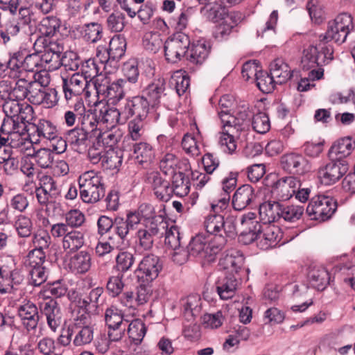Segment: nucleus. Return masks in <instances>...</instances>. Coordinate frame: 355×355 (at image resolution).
<instances>
[{
    "label": "nucleus",
    "mask_w": 355,
    "mask_h": 355,
    "mask_svg": "<svg viewBox=\"0 0 355 355\" xmlns=\"http://www.w3.org/2000/svg\"><path fill=\"white\" fill-rule=\"evenodd\" d=\"M282 168L293 175H304L311 169L310 162L301 154L291 153L281 157Z\"/></svg>",
    "instance_id": "obj_15"
},
{
    "label": "nucleus",
    "mask_w": 355,
    "mask_h": 355,
    "mask_svg": "<svg viewBox=\"0 0 355 355\" xmlns=\"http://www.w3.org/2000/svg\"><path fill=\"white\" fill-rule=\"evenodd\" d=\"M97 94L107 98L111 104L119 105L125 97L127 89V81L125 79L119 78L112 83L105 81L104 83L94 84Z\"/></svg>",
    "instance_id": "obj_11"
},
{
    "label": "nucleus",
    "mask_w": 355,
    "mask_h": 355,
    "mask_svg": "<svg viewBox=\"0 0 355 355\" xmlns=\"http://www.w3.org/2000/svg\"><path fill=\"white\" fill-rule=\"evenodd\" d=\"M62 47L56 43L50 42L49 45L44 46L43 53L40 55L42 64L45 63L49 71H55L58 69L61 65V58Z\"/></svg>",
    "instance_id": "obj_21"
},
{
    "label": "nucleus",
    "mask_w": 355,
    "mask_h": 355,
    "mask_svg": "<svg viewBox=\"0 0 355 355\" xmlns=\"http://www.w3.org/2000/svg\"><path fill=\"white\" fill-rule=\"evenodd\" d=\"M94 117L91 113L85 114L80 117L76 126L67 131V141L76 147L86 146L89 139L98 137L100 133L94 125Z\"/></svg>",
    "instance_id": "obj_4"
},
{
    "label": "nucleus",
    "mask_w": 355,
    "mask_h": 355,
    "mask_svg": "<svg viewBox=\"0 0 355 355\" xmlns=\"http://www.w3.org/2000/svg\"><path fill=\"white\" fill-rule=\"evenodd\" d=\"M355 146V142L350 137L337 140L329 150L331 160L347 161L345 158L351 155Z\"/></svg>",
    "instance_id": "obj_23"
},
{
    "label": "nucleus",
    "mask_w": 355,
    "mask_h": 355,
    "mask_svg": "<svg viewBox=\"0 0 355 355\" xmlns=\"http://www.w3.org/2000/svg\"><path fill=\"white\" fill-rule=\"evenodd\" d=\"M135 258L134 254L128 251H121L115 257L116 264L114 268L123 275L129 271L134 265Z\"/></svg>",
    "instance_id": "obj_45"
},
{
    "label": "nucleus",
    "mask_w": 355,
    "mask_h": 355,
    "mask_svg": "<svg viewBox=\"0 0 355 355\" xmlns=\"http://www.w3.org/2000/svg\"><path fill=\"white\" fill-rule=\"evenodd\" d=\"M26 53L24 51H17L10 53L9 60L7 63V74L12 78H19Z\"/></svg>",
    "instance_id": "obj_41"
},
{
    "label": "nucleus",
    "mask_w": 355,
    "mask_h": 355,
    "mask_svg": "<svg viewBox=\"0 0 355 355\" xmlns=\"http://www.w3.org/2000/svg\"><path fill=\"white\" fill-rule=\"evenodd\" d=\"M3 110L6 116L15 118L21 121H28L27 115L33 112V108L28 104L21 103L19 101L10 98L3 103Z\"/></svg>",
    "instance_id": "obj_20"
},
{
    "label": "nucleus",
    "mask_w": 355,
    "mask_h": 355,
    "mask_svg": "<svg viewBox=\"0 0 355 355\" xmlns=\"http://www.w3.org/2000/svg\"><path fill=\"white\" fill-rule=\"evenodd\" d=\"M189 37L179 32L168 37L164 42V55L168 62L176 63L182 58H187V50L190 46Z\"/></svg>",
    "instance_id": "obj_8"
},
{
    "label": "nucleus",
    "mask_w": 355,
    "mask_h": 355,
    "mask_svg": "<svg viewBox=\"0 0 355 355\" xmlns=\"http://www.w3.org/2000/svg\"><path fill=\"white\" fill-rule=\"evenodd\" d=\"M120 105L125 121L133 116L134 119L145 120L149 112L150 104L144 95L125 98Z\"/></svg>",
    "instance_id": "obj_9"
},
{
    "label": "nucleus",
    "mask_w": 355,
    "mask_h": 355,
    "mask_svg": "<svg viewBox=\"0 0 355 355\" xmlns=\"http://www.w3.org/2000/svg\"><path fill=\"white\" fill-rule=\"evenodd\" d=\"M303 71H311L321 64L320 51L317 46L311 45L304 50L301 60Z\"/></svg>",
    "instance_id": "obj_37"
},
{
    "label": "nucleus",
    "mask_w": 355,
    "mask_h": 355,
    "mask_svg": "<svg viewBox=\"0 0 355 355\" xmlns=\"http://www.w3.org/2000/svg\"><path fill=\"white\" fill-rule=\"evenodd\" d=\"M281 218L286 221L295 222L301 218L304 212V208L299 205H287L282 203Z\"/></svg>",
    "instance_id": "obj_48"
},
{
    "label": "nucleus",
    "mask_w": 355,
    "mask_h": 355,
    "mask_svg": "<svg viewBox=\"0 0 355 355\" xmlns=\"http://www.w3.org/2000/svg\"><path fill=\"white\" fill-rule=\"evenodd\" d=\"M126 330L130 338L135 344H139L146 333V327L141 320H134L131 322H128Z\"/></svg>",
    "instance_id": "obj_49"
},
{
    "label": "nucleus",
    "mask_w": 355,
    "mask_h": 355,
    "mask_svg": "<svg viewBox=\"0 0 355 355\" xmlns=\"http://www.w3.org/2000/svg\"><path fill=\"white\" fill-rule=\"evenodd\" d=\"M61 21L54 16H48L42 19L39 26L40 33L46 37H51L59 31Z\"/></svg>",
    "instance_id": "obj_44"
},
{
    "label": "nucleus",
    "mask_w": 355,
    "mask_h": 355,
    "mask_svg": "<svg viewBox=\"0 0 355 355\" xmlns=\"http://www.w3.org/2000/svg\"><path fill=\"white\" fill-rule=\"evenodd\" d=\"M337 209V201L332 197L318 195L311 198L306 212L311 220L325 221L334 215Z\"/></svg>",
    "instance_id": "obj_6"
},
{
    "label": "nucleus",
    "mask_w": 355,
    "mask_h": 355,
    "mask_svg": "<svg viewBox=\"0 0 355 355\" xmlns=\"http://www.w3.org/2000/svg\"><path fill=\"white\" fill-rule=\"evenodd\" d=\"M80 196L83 202L94 203L105 195L101 178L93 171L83 173L78 178Z\"/></svg>",
    "instance_id": "obj_5"
},
{
    "label": "nucleus",
    "mask_w": 355,
    "mask_h": 355,
    "mask_svg": "<svg viewBox=\"0 0 355 355\" xmlns=\"http://www.w3.org/2000/svg\"><path fill=\"white\" fill-rule=\"evenodd\" d=\"M162 269V263L159 257L149 254L140 261L135 271L138 282L151 283Z\"/></svg>",
    "instance_id": "obj_10"
},
{
    "label": "nucleus",
    "mask_w": 355,
    "mask_h": 355,
    "mask_svg": "<svg viewBox=\"0 0 355 355\" xmlns=\"http://www.w3.org/2000/svg\"><path fill=\"white\" fill-rule=\"evenodd\" d=\"M62 91L67 101L84 94L86 98L91 95L89 87L91 84L80 75V72L71 76L62 78Z\"/></svg>",
    "instance_id": "obj_12"
},
{
    "label": "nucleus",
    "mask_w": 355,
    "mask_h": 355,
    "mask_svg": "<svg viewBox=\"0 0 355 355\" xmlns=\"http://www.w3.org/2000/svg\"><path fill=\"white\" fill-rule=\"evenodd\" d=\"M80 33L85 41L96 43L102 37L103 27L98 22L85 24L81 27Z\"/></svg>",
    "instance_id": "obj_43"
},
{
    "label": "nucleus",
    "mask_w": 355,
    "mask_h": 355,
    "mask_svg": "<svg viewBox=\"0 0 355 355\" xmlns=\"http://www.w3.org/2000/svg\"><path fill=\"white\" fill-rule=\"evenodd\" d=\"M116 106L117 107L103 106L101 109L95 108L94 111L86 112V114L91 113L92 115L96 116L94 125H96L100 135L102 130L105 129L112 130L116 128L118 123L125 122V119H123L122 115L120 103Z\"/></svg>",
    "instance_id": "obj_7"
},
{
    "label": "nucleus",
    "mask_w": 355,
    "mask_h": 355,
    "mask_svg": "<svg viewBox=\"0 0 355 355\" xmlns=\"http://www.w3.org/2000/svg\"><path fill=\"white\" fill-rule=\"evenodd\" d=\"M62 67L67 71H76L77 70L82 63V60L78 54L73 51H67L61 58Z\"/></svg>",
    "instance_id": "obj_61"
},
{
    "label": "nucleus",
    "mask_w": 355,
    "mask_h": 355,
    "mask_svg": "<svg viewBox=\"0 0 355 355\" xmlns=\"http://www.w3.org/2000/svg\"><path fill=\"white\" fill-rule=\"evenodd\" d=\"M27 121H21L15 118L6 116L0 128V132L3 135L11 137L24 136L27 132L26 123Z\"/></svg>",
    "instance_id": "obj_28"
},
{
    "label": "nucleus",
    "mask_w": 355,
    "mask_h": 355,
    "mask_svg": "<svg viewBox=\"0 0 355 355\" xmlns=\"http://www.w3.org/2000/svg\"><path fill=\"white\" fill-rule=\"evenodd\" d=\"M349 33L341 26H338L333 20L329 22L328 28L322 40L334 41L341 44L346 41Z\"/></svg>",
    "instance_id": "obj_47"
},
{
    "label": "nucleus",
    "mask_w": 355,
    "mask_h": 355,
    "mask_svg": "<svg viewBox=\"0 0 355 355\" xmlns=\"http://www.w3.org/2000/svg\"><path fill=\"white\" fill-rule=\"evenodd\" d=\"M21 28V23L14 21L6 22L4 25L1 26L0 30V36L2 38L3 43L6 44L10 40V36H16Z\"/></svg>",
    "instance_id": "obj_59"
},
{
    "label": "nucleus",
    "mask_w": 355,
    "mask_h": 355,
    "mask_svg": "<svg viewBox=\"0 0 355 355\" xmlns=\"http://www.w3.org/2000/svg\"><path fill=\"white\" fill-rule=\"evenodd\" d=\"M19 78L15 87H12L10 98L20 101L26 98L28 96L29 82L21 78V76Z\"/></svg>",
    "instance_id": "obj_60"
},
{
    "label": "nucleus",
    "mask_w": 355,
    "mask_h": 355,
    "mask_svg": "<svg viewBox=\"0 0 355 355\" xmlns=\"http://www.w3.org/2000/svg\"><path fill=\"white\" fill-rule=\"evenodd\" d=\"M71 306H73V312L76 313L75 318L73 319V323L71 325L77 326H89L90 325L91 316L90 314H93V311L90 309L82 307L80 304H76V300L72 302Z\"/></svg>",
    "instance_id": "obj_50"
},
{
    "label": "nucleus",
    "mask_w": 355,
    "mask_h": 355,
    "mask_svg": "<svg viewBox=\"0 0 355 355\" xmlns=\"http://www.w3.org/2000/svg\"><path fill=\"white\" fill-rule=\"evenodd\" d=\"M159 168L165 175H173L179 171H190L191 167L188 159H180L173 153H166L160 159Z\"/></svg>",
    "instance_id": "obj_19"
},
{
    "label": "nucleus",
    "mask_w": 355,
    "mask_h": 355,
    "mask_svg": "<svg viewBox=\"0 0 355 355\" xmlns=\"http://www.w3.org/2000/svg\"><path fill=\"white\" fill-rule=\"evenodd\" d=\"M307 278L310 286L318 291H323L330 280L329 272L322 266L310 267Z\"/></svg>",
    "instance_id": "obj_24"
},
{
    "label": "nucleus",
    "mask_w": 355,
    "mask_h": 355,
    "mask_svg": "<svg viewBox=\"0 0 355 355\" xmlns=\"http://www.w3.org/2000/svg\"><path fill=\"white\" fill-rule=\"evenodd\" d=\"M349 164L347 161L331 160L318 171V178L324 184H334L339 180L348 171Z\"/></svg>",
    "instance_id": "obj_14"
},
{
    "label": "nucleus",
    "mask_w": 355,
    "mask_h": 355,
    "mask_svg": "<svg viewBox=\"0 0 355 355\" xmlns=\"http://www.w3.org/2000/svg\"><path fill=\"white\" fill-rule=\"evenodd\" d=\"M218 145L221 151L227 154H232L236 149L234 137L229 132V130H223L220 133Z\"/></svg>",
    "instance_id": "obj_55"
},
{
    "label": "nucleus",
    "mask_w": 355,
    "mask_h": 355,
    "mask_svg": "<svg viewBox=\"0 0 355 355\" xmlns=\"http://www.w3.org/2000/svg\"><path fill=\"white\" fill-rule=\"evenodd\" d=\"M17 313L27 331L36 329L39 322V314L37 307L33 302L27 301L19 305L17 307Z\"/></svg>",
    "instance_id": "obj_18"
},
{
    "label": "nucleus",
    "mask_w": 355,
    "mask_h": 355,
    "mask_svg": "<svg viewBox=\"0 0 355 355\" xmlns=\"http://www.w3.org/2000/svg\"><path fill=\"white\" fill-rule=\"evenodd\" d=\"M0 164L3 165V169L6 174L12 175L17 170L19 161L14 156L11 147H5L0 149Z\"/></svg>",
    "instance_id": "obj_38"
},
{
    "label": "nucleus",
    "mask_w": 355,
    "mask_h": 355,
    "mask_svg": "<svg viewBox=\"0 0 355 355\" xmlns=\"http://www.w3.org/2000/svg\"><path fill=\"white\" fill-rule=\"evenodd\" d=\"M170 83L171 86L174 87L177 94L182 96L189 89L190 80L185 72L178 71L171 76Z\"/></svg>",
    "instance_id": "obj_51"
},
{
    "label": "nucleus",
    "mask_w": 355,
    "mask_h": 355,
    "mask_svg": "<svg viewBox=\"0 0 355 355\" xmlns=\"http://www.w3.org/2000/svg\"><path fill=\"white\" fill-rule=\"evenodd\" d=\"M181 304L184 316L188 321L193 320L201 311V298L198 295H191L182 299Z\"/></svg>",
    "instance_id": "obj_34"
},
{
    "label": "nucleus",
    "mask_w": 355,
    "mask_h": 355,
    "mask_svg": "<svg viewBox=\"0 0 355 355\" xmlns=\"http://www.w3.org/2000/svg\"><path fill=\"white\" fill-rule=\"evenodd\" d=\"M159 233V227L153 222L146 228L139 229L136 234L135 243L138 250H149L152 248L154 243V237Z\"/></svg>",
    "instance_id": "obj_22"
},
{
    "label": "nucleus",
    "mask_w": 355,
    "mask_h": 355,
    "mask_svg": "<svg viewBox=\"0 0 355 355\" xmlns=\"http://www.w3.org/2000/svg\"><path fill=\"white\" fill-rule=\"evenodd\" d=\"M107 26L112 32L122 31L125 26V15L120 12L110 14L107 18Z\"/></svg>",
    "instance_id": "obj_63"
},
{
    "label": "nucleus",
    "mask_w": 355,
    "mask_h": 355,
    "mask_svg": "<svg viewBox=\"0 0 355 355\" xmlns=\"http://www.w3.org/2000/svg\"><path fill=\"white\" fill-rule=\"evenodd\" d=\"M323 69L319 68L318 69H313L309 71L307 77L302 78L298 83L297 89L300 92H306L309 90L311 86H314L311 84V81L320 80L323 76Z\"/></svg>",
    "instance_id": "obj_62"
},
{
    "label": "nucleus",
    "mask_w": 355,
    "mask_h": 355,
    "mask_svg": "<svg viewBox=\"0 0 355 355\" xmlns=\"http://www.w3.org/2000/svg\"><path fill=\"white\" fill-rule=\"evenodd\" d=\"M74 335L73 344L76 347L89 344L94 338V328L92 325L77 326L71 325Z\"/></svg>",
    "instance_id": "obj_35"
},
{
    "label": "nucleus",
    "mask_w": 355,
    "mask_h": 355,
    "mask_svg": "<svg viewBox=\"0 0 355 355\" xmlns=\"http://www.w3.org/2000/svg\"><path fill=\"white\" fill-rule=\"evenodd\" d=\"M294 71L282 59L277 58L270 64V73L279 85L286 83L294 73Z\"/></svg>",
    "instance_id": "obj_27"
},
{
    "label": "nucleus",
    "mask_w": 355,
    "mask_h": 355,
    "mask_svg": "<svg viewBox=\"0 0 355 355\" xmlns=\"http://www.w3.org/2000/svg\"><path fill=\"white\" fill-rule=\"evenodd\" d=\"M251 124L253 130L259 134H265L270 128L268 116L265 112H260L254 114Z\"/></svg>",
    "instance_id": "obj_54"
},
{
    "label": "nucleus",
    "mask_w": 355,
    "mask_h": 355,
    "mask_svg": "<svg viewBox=\"0 0 355 355\" xmlns=\"http://www.w3.org/2000/svg\"><path fill=\"white\" fill-rule=\"evenodd\" d=\"M92 266V256L89 252L82 250L72 256L69 262L70 270L78 274L87 272Z\"/></svg>",
    "instance_id": "obj_31"
},
{
    "label": "nucleus",
    "mask_w": 355,
    "mask_h": 355,
    "mask_svg": "<svg viewBox=\"0 0 355 355\" xmlns=\"http://www.w3.org/2000/svg\"><path fill=\"white\" fill-rule=\"evenodd\" d=\"M112 60L118 61L125 54L126 49V41L121 35H114L110 41L107 48Z\"/></svg>",
    "instance_id": "obj_46"
},
{
    "label": "nucleus",
    "mask_w": 355,
    "mask_h": 355,
    "mask_svg": "<svg viewBox=\"0 0 355 355\" xmlns=\"http://www.w3.org/2000/svg\"><path fill=\"white\" fill-rule=\"evenodd\" d=\"M188 171H179L172 175V193L183 197L187 196L190 191L189 178L185 175Z\"/></svg>",
    "instance_id": "obj_36"
},
{
    "label": "nucleus",
    "mask_w": 355,
    "mask_h": 355,
    "mask_svg": "<svg viewBox=\"0 0 355 355\" xmlns=\"http://www.w3.org/2000/svg\"><path fill=\"white\" fill-rule=\"evenodd\" d=\"M255 199L253 188L249 184L240 187L232 197V205L235 210L241 211L250 205Z\"/></svg>",
    "instance_id": "obj_25"
},
{
    "label": "nucleus",
    "mask_w": 355,
    "mask_h": 355,
    "mask_svg": "<svg viewBox=\"0 0 355 355\" xmlns=\"http://www.w3.org/2000/svg\"><path fill=\"white\" fill-rule=\"evenodd\" d=\"M241 17L237 13L227 15L223 21L216 27L214 33V37L218 41L227 40L233 28L240 22Z\"/></svg>",
    "instance_id": "obj_29"
},
{
    "label": "nucleus",
    "mask_w": 355,
    "mask_h": 355,
    "mask_svg": "<svg viewBox=\"0 0 355 355\" xmlns=\"http://www.w3.org/2000/svg\"><path fill=\"white\" fill-rule=\"evenodd\" d=\"M255 80L258 88L266 94L273 92L277 84L272 76L267 72L259 71Z\"/></svg>",
    "instance_id": "obj_52"
},
{
    "label": "nucleus",
    "mask_w": 355,
    "mask_h": 355,
    "mask_svg": "<svg viewBox=\"0 0 355 355\" xmlns=\"http://www.w3.org/2000/svg\"><path fill=\"white\" fill-rule=\"evenodd\" d=\"M80 75L90 83L99 74V67L94 59H89L81 63Z\"/></svg>",
    "instance_id": "obj_56"
},
{
    "label": "nucleus",
    "mask_w": 355,
    "mask_h": 355,
    "mask_svg": "<svg viewBox=\"0 0 355 355\" xmlns=\"http://www.w3.org/2000/svg\"><path fill=\"white\" fill-rule=\"evenodd\" d=\"M243 263V254L235 249L227 250L220 259L218 265L225 270L224 275L219 277L216 282V292L220 299L228 300L235 295L241 282Z\"/></svg>",
    "instance_id": "obj_1"
},
{
    "label": "nucleus",
    "mask_w": 355,
    "mask_h": 355,
    "mask_svg": "<svg viewBox=\"0 0 355 355\" xmlns=\"http://www.w3.org/2000/svg\"><path fill=\"white\" fill-rule=\"evenodd\" d=\"M105 321L107 327L128 325V320L123 318L122 311L114 306H111L106 309L105 311Z\"/></svg>",
    "instance_id": "obj_42"
},
{
    "label": "nucleus",
    "mask_w": 355,
    "mask_h": 355,
    "mask_svg": "<svg viewBox=\"0 0 355 355\" xmlns=\"http://www.w3.org/2000/svg\"><path fill=\"white\" fill-rule=\"evenodd\" d=\"M165 83L164 80H158L150 84L144 90V96L149 104L155 106L159 103L161 98L165 95Z\"/></svg>",
    "instance_id": "obj_39"
},
{
    "label": "nucleus",
    "mask_w": 355,
    "mask_h": 355,
    "mask_svg": "<svg viewBox=\"0 0 355 355\" xmlns=\"http://www.w3.org/2000/svg\"><path fill=\"white\" fill-rule=\"evenodd\" d=\"M234 103V98L232 96L225 94L220 97L218 101V114L223 123V128L225 129L227 126L232 125V121H234V116H233L230 111Z\"/></svg>",
    "instance_id": "obj_33"
},
{
    "label": "nucleus",
    "mask_w": 355,
    "mask_h": 355,
    "mask_svg": "<svg viewBox=\"0 0 355 355\" xmlns=\"http://www.w3.org/2000/svg\"><path fill=\"white\" fill-rule=\"evenodd\" d=\"M85 243L84 233L78 230L69 231L62 239V247L64 250L75 252L83 246Z\"/></svg>",
    "instance_id": "obj_40"
},
{
    "label": "nucleus",
    "mask_w": 355,
    "mask_h": 355,
    "mask_svg": "<svg viewBox=\"0 0 355 355\" xmlns=\"http://www.w3.org/2000/svg\"><path fill=\"white\" fill-rule=\"evenodd\" d=\"M282 203L277 201H268L259 206L260 219L263 225L278 221L281 219Z\"/></svg>",
    "instance_id": "obj_26"
},
{
    "label": "nucleus",
    "mask_w": 355,
    "mask_h": 355,
    "mask_svg": "<svg viewBox=\"0 0 355 355\" xmlns=\"http://www.w3.org/2000/svg\"><path fill=\"white\" fill-rule=\"evenodd\" d=\"M205 227L207 232L214 236H232L236 233V227L232 218H227L220 214H210L206 218Z\"/></svg>",
    "instance_id": "obj_13"
},
{
    "label": "nucleus",
    "mask_w": 355,
    "mask_h": 355,
    "mask_svg": "<svg viewBox=\"0 0 355 355\" xmlns=\"http://www.w3.org/2000/svg\"><path fill=\"white\" fill-rule=\"evenodd\" d=\"M36 163L42 168L52 166L54 161V153L49 148H41L34 155Z\"/></svg>",
    "instance_id": "obj_58"
},
{
    "label": "nucleus",
    "mask_w": 355,
    "mask_h": 355,
    "mask_svg": "<svg viewBox=\"0 0 355 355\" xmlns=\"http://www.w3.org/2000/svg\"><path fill=\"white\" fill-rule=\"evenodd\" d=\"M241 225L245 230L239 235V239L245 244H249L255 240L257 245L263 250L276 247L266 236L263 225L256 220V214L249 212L243 215L241 218Z\"/></svg>",
    "instance_id": "obj_2"
},
{
    "label": "nucleus",
    "mask_w": 355,
    "mask_h": 355,
    "mask_svg": "<svg viewBox=\"0 0 355 355\" xmlns=\"http://www.w3.org/2000/svg\"><path fill=\"white\" fill-rule=\"evenodd\" d=\"M210 46L205 41L198 40L187 50V60L195 64H201L207 58Z\"/></svg>",
    "instance_id": "obj_32"
},
{
    "label": "nucleus",
    "mask_w": 355,
    "mask_h": 355,
    "mask_svg": "<svg viewBox=\"0 0 355 355\" xmlns=\"http://www.w3.org/2000/svg\"><path fill=\"white\" fill-rule=\"evenodd\" d=\"M103 287L97 286L91 289L85 296L77 297L76 304L82 307H87L93 311V314H98L100 309L105 302L106 297L103 295Z\"/></svg>",
    "instance_id": "obj_16"
},
{
    "label": "nucleus",
    "mask_w": 355,
    "mask_h": 355,
    "mask_svg": "<svg viewBox=\"0 0 355 355\" xmlns=\"http://www.w3.org/2000/svg\"><path fill=\"white\" fill-rule=\"evenodd\" d=\"M35 132L40 139L51 140L57 135L56 127L47 120H40L35 126Z\"/></svg>",
    "instance_id": "obj_53"
},
{
    "label": "nucleus",
    "mask_w": 355,
    "mask_h": 355,
    "mask_svg": "<svg viewBox=\"0 0 355 355\" xmlns=\"http://www.w3.org/2000/svg\"><path fill=\"white\" fill-rule=\"evenodd\" d=\"M132 156L138 164H149L155 157V150L147 142H136L132 145Z\"/></svg>",
    "instance_id": "obj_30"
},
{
    "label": "nucleus",
    "mask_w": 355,
    "mask_h": 355,
    "mask_svg": "<svg viewBox=\"0 0 355 355\" xmlns=\"http://www.w3.org/2000/svg\"><path fill=\"white\" fill-rule=\"evenodd\" d=\"M123 277V275L118 274L117 275H113L108 278L106 289L111 297H115L122 292L124 287Z\"/></svg>",
    "instance_id": "obj_57"
},
{
    "label": "nucleus",
    "mask_w": 355,
    "mask_h": 355,
    "mask_svg": "<svg viewBox=\"0 0 355 355\" xmlns=\"http://www.w3.org/2000/svg\"><path fill=\"white\" fill-rule=\"evenodd\" d=\"M233 12L229 13L227 8L218 3L211 5L207 9V18L214 21L218 22L220 20L225 21L227 15H230Z\"/></svg>",
    "instance_id": "obj_64"
},
{
    "label": "nucleus",
    "mask_w": 355,
    "mask_h": 355,
    "mask_svg": "<svg viewBox=\"0 0 355 355\" xmlns=\"http://www.w3.org/2000/svg\"><path fill=\"white\" fill-rule=\"evenodd\" d=\"M41 313L46 317L48 327L55 332L62 322V314L60 307L55 300L50 299L40 304Z\"/></svg>",
    "instance_id": "obj_17"
},
{
    "label": "nucleus",
    "mask_w": 355,
    "mask_h": 355,
    "mask_svg": "<svg viewBox=\"0 0 355 355\" xmlns=\"http://www.w3.org/2000/svg\"><path fill=\"white\" fill-rule=\"evenodd\" d=\"M226 242L227 239L224 236H216L207 239L198 234L191 239L187 248L190 256L211 261L214 256L223 249Z\"/></svg>",
    "instance_id": "obj_3"
}]
</instances>
